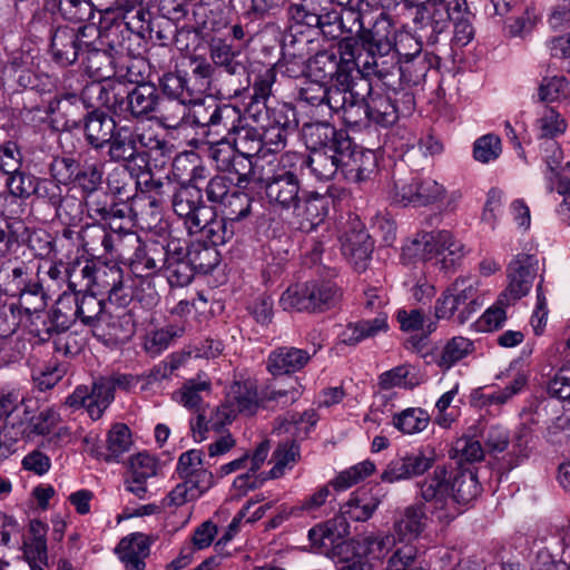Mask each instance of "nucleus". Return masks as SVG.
Here are the masks:
<instances>
[{
    "label": "nucleus",
    "mask_w": 570,
    "mask_h": 570,
    "mask_svg": "<svg viewBox=\"0 0 570 570\" xmlns=\"http://www.w3.org/2000/svg\"><path fill=\"white\" fill-rule=\"evenodd\" d=\"M227 400L236 409V413L253 415L258 409L257 390L249 382L234 383L227 394Z\"/></svg>",
    "instance_id": "40"
},
{
    "label": "nucleus",
    "mask_w": 570,
    "mask_h": 570,
    "mask_svg": "<svg viewBox=\"0 0 570 570\" xmlns=\"http://www.w3.org/2000/svg\"><path fill=\"white\" fill-rule=\"evenodd\" d=\"M501 153V139L494 134L483 135L473 144V157L476 161L482 164H489L497 160Z\"/></svg>",
    "instance_id": "61"
},
{
    "label": "nucleus",
    "mask_w": 570,
    "mask_h": 570,
    "mask_svg": "<svg viewBox=\"0 0 570 570\" xmlns=\"http://www.w3.org/2000/svg\"><path fill=\"white\" fill-rule=\"evenodd\" d=\"M96 263L86 261L72 264L67 272L68 287L73 292H87L92 289Z\"/></svg>",
    "instance_id": "55"
},
{
    "label": "nucleus",
    "mask_w": 570,
    "mask_h": 570,
    "mask_svg": "<svg viewBox=\"0 0 570 570\" xmlns=\"http://www.w3.org/2000/svg\"><path fill=\"white\" fill-rule=\"evenodd\" d=\"M307 145L311 150H341V141L350 139L343 130H337L327 122H317L307 128L305 134Z\"/></svg>",
    "instance_id": "28"
},
{
    "label": "nucleus",
    "mask_w": 570,
    "mask_h": 570,
    "mask_svg": "<svg viewBox=\"0 0 570 570\" xmlns=\"http://www.w3.org/2000/svg\"><path fill=\"white\" fill-rule=\"evenodd\" d=\"M132 444L131 434L128 426L121 423L115 424L108 433L107 449L108 458L117 460L124 453L129 451Z\"/></svg>",
    "instance_id": "62"
},
{
    "label": "nucleus",
    "mask_w": 570,
    "mask_h": 570,
    "mask_svg": "<svg viewBox=\"0 0 570 570\" xmlns=\"http://www.w3.org/2000/svg\"><path fill=\"white\" fill-rule=\"evenodd\" d=\"M525 384L527 376L522 373H518L513 381L504 389L482 394L480 396V404L482 406L503 405L508 403L514 395L520 393Z\"/></svg>",
    "instance_id": "59"
},
{
    "label": "nucleus",
    "mask_w": 570,
    "mask_h": 570,
    "mask_svg": "<svg viewBox=\"0 0 570 570\" xmlns=\"http://www.w3.org/2000/svg\"><path fill=\"white\" fill-rule=\"evenodd\" d=\"M537 141L539 154L543 163L546 164L548 170L546 174V178L549 181L547 188L551 193L554 189L553 175L560 167V164L563 159V151L557 139H544Z\"/></svg>",
    "instance_id": "54"
},
{
    "label": "nucleus",
    "mask_w": 570,
    "mask_h": 570,
    "mask_svg": "<svg viewBox=\"0 0 570 570\" xmlns=\"http://www.w3.org/2000/svg\"><path fill=\"white\" fill-rule=\"evenodd\" d=\"M75 301L77 317L85 325L91 326L96 336L117 337L112 317L104 311V301L96 293H86L80 297L75 293Z\"/></svg>",
    "instance_id": "8"
},
{
    "label": "nucleus",
    "mask_w": 570,
    "mask_h": 570,
    "mask_svg": "<svg viewBox=\"0 0 570 570\" xmlns=\"http://www.w3.org/2000/svg\"><path fill=\"white\" fill-rule=\"evenodd\" d=\"M203 480H183L167 495L164 504L167 507H180L189 501L198 499L208 487V475L202 474Z\"/></svg>",
    "instance_id": "39"
},
{
    "label": "nucleus",
    "mask_w": 570,
    "mask_h": 570,
    "mask_svg": "<svg viewBox=\"0 0 570 570\" xmlns=\"http://www.w3.org/2000/svg\"><path fill=\"white\" fill-rule=\"evenodd\" d=\"M429 413L422 407H407L392 417V424L403 434H416L424 431L430 423Z\"/></svg>",
    "instance_id": "44"
},
{
    "label": "nucleus",
    "mask_w": 570,
    "mask_h": 570,
    "mask_svg": "<svg viewBox=\"0 0 570 570\" xmlns=\"http://www.w3.org/2000/svg\"><path fill=\"white\" fill-rule=\"evenodd\" d=\"M341 151L312 150L307 159V165L314 176L320 180H328L341 171Z\"/></svg>",
    "instance_id": "42"
},
{
    "label": "nucleus",
    "mask_w": 570,
    "mask_h": 570,
    "mask_svg": "<svg viewBox=\"0 0 570 570\" xmlns=\"http://www.w3.org/2000/svg\"><path fill=\"white\" fill-rule=\"evenodd\" d=\"M299 456V445L295 440L279 442L273 453L274 466L269 471L271 478L283 476L286 470L293 469Z\"/></svg>",
    "instance_id": "48"
},
{
    "label": "nucleus",
    "mask_w": 570,
    "mask_h": 570,
    "mask_svg": "<svg viewBox=\"0 0 570 570\" xmlns=\"http://www.w3.org/2000/svg\"><path fill=\"white\" fill-rule=\"evenodd\" d=\"M30 537L24 541V556L30 563L47 560L48 525L40 520H31L29 524Z\"/></svg>",
    "instance_id": "41"
},
{
    "label": "nucleus",
    "mask_w": 570,
    "mask_h": 570,
    "mask_svg": "<svg viewBox=\"0 0 570 570\" xmlns=\"http://www.w3.org/2000/svg\"><path fill=\"white\" fill-rule=\"evenodd\" d=\"M420 384L419 377L410 365H399L383 372L379 377V385L383 390L402 387L412 390Z\"/></svg>",
    "instance_id": "51"
},
{
    "label": "nucleus",
    "mask_w": 570,
    "mask_h": 570,
    "mask_svg": "<svg viewBox=\"0 0 570 570\" xmlns=\"http://www.w3.org/2000/svg\"><path fill=\"white\" fill-rule=\"evenodd\" d=\"M87 141L96 149L102 148L111 140L116 131L115 120L102 111L90 112L83 125Z\"/></svg>",
    "instance_id": "26"
},
{
    "label": "nucleus",
    "mask_w": 570,
    "mask_h": 570,
    "mask_svg": "<svg viewBox=\"0 0 570 570\" xmlns=\"http://www.w3.org/2000/svg\"><path fill=\"white\" fill-rule=\"evenodd\" d=\"M212 391V382L206 374L184 382L181 387L174 393V400L184 407L199 413L203 410L204 399Z\"/></svg>",
    "instance_id": "24"
},
{
    "label": "nucleus",
    "mask_w": 570,
    "mask_h": 570,
    "mask_svg": "<svg viewBox=\"0 0 570 570\" xmlns=\"http://www.w3.org/2000/svg\"><path fill=\"white\" fill-rule=\"evenodd\" d=\"M365 86L368 91L364 102L363 116L381 127L394 125L399 119V109L393 98L396 92L381 87L372 88L367 82H365Z\"/></svg>",
    "instance_id": "11"
},
{
    "label": "nucleus",
    "mask_w": 570,
    "mask_h": 570,
    "mask_svg": "<svg viewBox=\"0 0 570 570\" xmlns=\"http://www.w3.org/2000/svg\"><path fill=\"white\" fill-rule=\"evenodd\" d=\"M318 419L316 411L311 409L299 415H292L291 420L283 422L277 429H275V432L281 434L284 430L285 432L298 438L306 436L316 425Z\"/></svg>",
    "instance_id": "60"
},
{
    "label": "nucleus",
    "mask_w": 570,
    "mask_h": 570,
    "mask_svg": "<svg viewBox=\"0 0 570 570\" xmlns=\"http://www.w3.org/2000/svg\"><path fill=\"white\" fill-rule=\"evenodd\" d=\"M109 145V157L114 161H130L138 154V145L153 149L160 146V140L145 134L130 132L127 128L121 127L112 135Z\"/></svg>",
    "instance_id": "14"
},
{
    "label": "nucleus",
    "mask_w": 570,
    "mask_h": 570,
    "mask_svg": "<svg viewBox=\"0 0 570 570\" xmlns=\"http://www.w3.org/2000/svg\"><path fill=\"white\" fill-rule=\"evenodd\" d=\"M350 14L353 17L354 23H357L355 32L358 39L367 47L371 53H375V51L381 53L390 49L391 43L387 35L383 33L381 30V26L384 22L376 21L372 28H365L360 13L351 12Z\"/></svg>",
    "instance_id": "46"
},
{
    "label": "nucleus",
    "mask_w": 570,
    "mask_h": 570,
    "mask_svg": "<svg viewBox=\"0 0 570 570\" xmlns=\"http://www.w3.org/2000/svg\"><path fill=\"white\" fill-rule=\"evenodd\" d=\"M296 155L284 154L273 157L266 170L261 174L259 187L264 189L267 203L276 209L291 210L301 199V181L293 170Z\"/></svg>",
    "instance_id": "1"
},
{
    "label": "nucleus",
    "mask_w": 570,
    "mask_h": 570,
    "mask_svg": "<svg viewBox=\"0 0 570 570\" xmlns=\"http://www.w3.org/2000/svg\"><path fill=\"white\" fill-rule=\"evenodd\" d=\"M114 551L125 570H145L150 542L144 533L135 532L124 537Z\"/></svg>",
    "instance_id": "17"
},
{
    "label": "nucleus",
    "mask_w": 570,
    "mask_h": 570,
    "mask_svg": "<svg viewBox=\"0 0 570 570\" xmlns=\"http://www.w3.org/2000/svg\"><path fill=\"white\" fill-rule=\"evenodd\" d=\"M173 209L180 217L189 234H198L199 222L213 215V208L203 202L199 187L194 184L180 186L173 196Z\"/></svg>",
    "instance_id": "6"
},
{
    "label": "nucleus",
    "mask_w": 570,
    "mask_h": 570,
    "mask_svg": "<svg viewBox=\"0 0 570 570\" xmlns=\"http://www.w3.org/2000/svg\"><path fill=\"white\" fill-rule=\"evenodd\" d=\"M417 177L415 176H406V177H397L393 179L392 185L389 188V198L392 203L400 206H417Z\"/></svg>",
    "instance_id": "52"
},
{
    "label": "nucleus",
    "mask_w": 570,
    "mask_h": 570,
    "mask_svg": "<svg viewBox=\"0 0 570 570\" xmlns=\"http://www.w3.org/2000/svg\"><path fill=\"white\" fill-rule=\"evenodd\" d=\"M271 159L259 155L257 158L238 153L225 173L236 176V184L245 187L250 183L259 185L261 174L266 170Z\"/></svg>",
    "instance_id": "22"
},
{
    "label": "nucleus",
    "mask_w": 570,
    "mask_h": 570,
    "mask_svg": "<svg viewBox=\"0 0 570 570\" xmlns=\"http://www.w3.org/2000/svg\"><path fill=\"white\" fill-rule=\"evenodd\" d=\"M434 230L419 232L402 247L401 259L404 264L426 262L435 257Z\"/></svg>",
    "instance_id": "32"
},
{
    "label": "nucleus",
    "mask_w": 570,
    "mask_h": 570,
    "mask_svg": "<svg viewBox=\"0 0 570 570\" xmlns=\"http://www.w3.org/2000/svg\"><path fill=\"white\" fill-rule=\"evenodd\" d=\"M224 217L232 223L239 222L250 214L252 198L234 188L230 195L224 200V204L219 207Z\"/></svg>",
    "instance_id": "57"
},
{
    "label": "nucleus",
    "mask_w": 570,
    "mask_h": 570,
    "mask_svg": "<svg viewBox=\"0 0 570 570\" xmlns=\"http://www.w3.org/2000/svg\"><path fill=\"white\" fill-rule=\"evenodd\" d=\"M435 257H440V268L448 272L454 269L465 256L464 245L449 230H434Z\"/></svg>",
    "instance_id": "23"
},
{
    "label": "nucleus",
    "mask_w": 570,
    "mask_h": 570,
    "mask_svg": "<svg viewBox=\"0 0 570 570\" xmlns=\"http://www.w3.org/2000/svg\"><path fill=\"white\" fill-rule=\"evenodd\" d=\"M75 293H63L57 301L56 307L52 309L49 318L50 326L48 333H65L76 321L77 313L75 308Z\"/></svg>",
    "instance_id": "37"
},
{
    "label": "nucleus",
    "mask_w": 570,
    "mask_h": 570,
    "mask_svg": "<svg viewBox=\"0 0 570 570\" xmlns=\"http://www.w3.org/2000/svg\"><path fill=\"white\" fill-rule=\"evenodd\" d=\"M396 540L389 534L370 533L360 535L354 541V550L357 557L371 560H381Z\"/></svg>",
    "instance_id": "34"
},
{
    "label": "nucleus",
    "mask_w": 570,
    "mask_h": 570,
    "mask_svg": "<svg viewBox=\"0 0 570 570\" xmlns=\"http://www.w3.org/2000/svg\"><path fill=\"white\" fill-rule=\"evenodd\" d=\"M328 205L330 200L326 196L317 193L307 194L293 209L299 219V228L311 232L322 224L328 214Z\"/></svg>",
    "instance_id": "21"
},
{
    "label": "nucleus",
    "mask_w": 570,
    "mask_h": 570,
    "mask_svg": "<svg viewBox=\"0 0 570 570\" xmlns=\"http://www.w3.org/2000/svg\"><path fill=\"white\" fill-rule=\"evenodd\" d=\"M387 327V315L379 313L372 320H362L347 324L338 337L345 345H355L365 338L374 337L381 332H386Z\"/></svg>",
    "instance_id": "25"
},
{
    "label": "nucleus",
    "mask_w": 570,
    "mask_h": 570,
    "mask_svg": "<svg viewBox=\"0 0 570 570\" xmlns=\"http://www.w3.org/2000/svg\"><path fill=\"white\" fill-rule=\"evenodd\" d=\"M480 493L478 478L472 471H463L451 479V495L454 499V509L458 515L462 513V507L472 501Z\"/></svg>",
    "instance_id": "36"
},
{
    "label": "nucleus",
    "mask_w": 570,
    "mask_h": 570,
    "mask_svg": "<svg viewBox=\"0 0 570 570\" xmlns=\"http://www.w3.org/2000/svg\"><path fill=\"white\" fill-rule=\"evenodd\" d=\"M343 255L353 264L357 271H364L373 252V243L366 230L361 224L354 223L350 232L341 236Z\"/></svg>",
    "instance_id": "15"
},
{
    "label": "nucleus",
    "mask_w": 570,
    "mask_h": 570,
    "mask_svg": "<svg viewBox=\"0 0 570 570\" xmlns=\"http://www.w3.org/2000/svg\"><path fill=\"white\" fill-rule=\"evenodd\" d=\"M26 227L21 220H4L3 226L0 225V257L8 255L19 246Z\"/></svg>",
    "instance_id": "64"
},
{
    "label": "nucleus",
    "mask_w": 570,
    "mask_h": 570,
    "mask_svg": "<svg viewBox=\"0 0 570 570\" xmlns=\"http://www.w3.org/2000/svg\"><path fill=\"white\" fill-rule=\"evenodd\" d=\"M163 262L164 253L161 250L157 247L147 248L141 244L127 263L136 277L149 278L157 273Z\"/></svg>",
    "instance_id": "33"
},
{
    "label": "nucleus",
    "mask_w": 570,
    "mask_h": 570,
    "mask_svg": "<svg viewBox=\"0 0 570 570\" xmlns=\"http://www.w3.org/2000/svg\"><path fill=\"white\" fill-rule=\"evenodd\" d=\"M433 465V459L422 452L393 459L381 475L382 481L394 483L423 474Z\"/></svg>",
    "instance_id": "16"
},
{
    "label": "nucleus",
    "mask_w": 570,
    "mask_h": 570,
    "mask_svg": "<svg viewBox=\"0 0 570 570\" xmlns=\"http://www.w3.org/2000/svg\"><path fill=\"white\" fill-rule=\"evenodd\" d=\"M340 297L335 284L313 281L289 286L282 294L279 305L284 311L322 312L334 306Z\"/></svg>",
    "instance_id": "3"
},
{
    "label": "nucleus",
    "mask_w": 570,
    "mask_h": 570,
    "mask_svg": "<svg viewBox=\"0 0 570 570\" xmlns=\"http://www.w3.org/2000/svg\"><path fill=\"white\" fill-rule=\"evenodd\" d=\"M379 502L376 499L366 495H352L348 501L341 507V514L345 520L366 521L376 510Z\"/></svg>",
    "instance_id": "50"
},
{
    "label": "nucleus",
    "mask_w": 570,
    "mask_h": 570,
    "mask_svg": "<svg viewBox=\"0 0 570 570\" xmlns=\"http://www.w3.org/2000/svg\"><path fill=\"white\" fill-rule=\"evenodd\" d=\"M199 232L213 246H220L230 240L235 234L234 223L226 217L217 218L213 210L212 217L199 222Z\"/></svg>",
    "instance_id": "43"
},
{
    "label": "nucleus",
    "mask_w": 570,
    "mask_h": 570,
    "mask_svg": "<svg viewBox=\"0 0 570 570\" xmlns=\"http://www.w3.org/2000/svg\"><path fill=\"white\" fill-rule=\"evenodd\" d=\"M19 441H32L28 411L23 412V416L7 421L0 429V449L11 452L12 446Z\"/></svg>",
    "instance_id": "38"
},
{
    "label": "nucleus",
    "mask_w": 570,
    "mask_h": 570,
    "mask_svg": "<svg viewBox=\"0 0 570 570\" xmlns=\"http://www.w3.org/2000/svg\"><path fill=\"white\" fill-rule=\"evenodd\" d=\"M473 351V341L464 336H454L444 343L435 362L440 368L448 371Z\"/></svg>",
    "instance_id": "35"
},
{
    "label": "nucleus",
    "mask_w": 570,
    "mask_h": 570,
    "mask_svg": "<svg viewBox=\"0 0 570 570\" xmlns=\"http://www.w3.org/2000/svg\"><path fill=\"white\" fill-rule=\"evenodd\" d=\"M114 399V382L106 377H99L92 383L91 389L86 385L77 386L67 397V404L73 409L86 407L89 416L92 420H98Z\"/></svg>",
    "instance_id": "7"
},
{
    "label": "nucleus",
    "mask_w": 570,
    "mask_h": 570,
    "mask_svg": "<svg viewBox=\"0 0 570 570\" xmlns=\"http://www.w3.org/2000/svg\"><path fill=\"white\" fill-rule=\"evenodd\" d=\"M92 289L96 294H107L111 302L126 305L132 297L129 278H125L124 271L117 265L96 264Z\"/></svg>",
    "instance_id": "9"
},
{
    "label": "nucleus",
    "mask_w": 570,
    "mask_h": 570,
    "mask_svg": "<svg viewBox=\"0 0 570 570\" xmlns=\"http://www.w3.org/2000/svg\"><path fill=\"white\" fill-rule=\"evenodd\" d=\"M479 285L480 282L476 278H455L436 299L435 317L450 320L458 313V322L464 324L483 305L479 295Z\"/></svg>",
    "instance_id": "2"
},
{
    "label": "nucleus",
    "mask_w": 570,
    "mask_h": 570,
    "mask_svg": "<svg viewBox=\"0 0 570 570\" xmlns=\"http://www.w3.org/2000/svg\"><path fill=\"white\" fill-rule=\"evenodd\" d=\"M51 52L58 63L62 66L73 63L81 52L76 30L69 27H58L51 37Z\"/></svg>",
    "instance_id": "29"
},
{
    "label": "nucleus",
    "mask_w": 570,
    "mask_h": 570,
    "mask_svg": "<svg viewBox=\"0 0 570 570\" xmlns=\"http://www.w3.org/2000/svg\"><path fill=\"white\" fill-rule=\"evenodd\" d=\"M187 99H159L157 112L161 124L167 128H179L188 121L189 106Z\"/></svg>",
    "instance_id": "45"
},
{
    "label": "nucleus",
    "mask_w": 570,
    "mask_h": 570,
    "mask_svg": "<svg viewBox=\"0 0 570 570\" xmlns=\"http://www.w3.org/2000/svg\"><path fill=\"white\" fill-rule=\"evenodd\" d=\"M209 51L213 62L223 67L229 75H236L243 70V65L236 60V52L230 45L217 41L210 46Z\"/></svg>",
    "instance_id": "63"
},
{
    "label": "nucleus",
    "mask_w": 570,
    "mask_h": 570,
    "mask_svg": "<svg viewBox=\"0 0 570 570\" xmlns=\"http://www.w3.org/2000/svg\"><path fill=\"white\" fill-rule=\"evenodd\" d=\"M26 275V267L19 266L12 269V276L18 281V286L23 285L20 289V307L28 314L39 313L46 308V295L42 291V285L36 281L26 283L23 276Z\"/></svg>",
    "instance_id": "30"
},
{
    "label": "nucleus",
    "mask_w": 570,
    "mask_h": 570,
    "mask_svg": "<svg viewBox=\"0 0 570 570\" xmlns=\"http://www.w3.org/2000/svg\"><path fill=\"white\" fill-rule=\"evenodd\" d=\"M417 488L421 499L432 504L440 521L448 523L458 517L451 495V478L444 466H436L432 474L417 483Z\"/></svg>",
    "instance_id": "4"
},
{
    "label": "nucleus",
    "mask_w": 570,
    "mask_h": 570,
    "mask_svg": "<svg viewBox=\"0 0 570 570\" xmlns=\"http://www.w3.org/2000/svg\"><path fill=\"white\" fill-rule=\"evenodd\" d=\"M532 127L537 140L557 139L567 131L568 121L557 109L543 106L537 111Z\"/></svg>",
    "instance_id": "27"
},
{
    "label": "nucleus",
    "mask_w": 570,
    "mask_h": 570,
    "mask_svg": "<svg viewBox=\"0 0 570 570\" xmlns=\"http://www.w3.org/2000/svg\"><path fill=\"white\" fill-rule=\"evenodd\" d=\"M240 111L238 108L232 105L218 106L214 104L212 110L210 130L215 134L226 137V135L233 134L238 128L240 122Z\"/></svg>",
    "instance_id": "49"
},
{
    "label": "nucleus",
    "mask_w": 570,
    "mask_h": 570,
    "mask_svg": "<svg viewBox=\"0 0 570 570\" xmlns=\"http://www.w3.org/2000/svg\"><path fill=\"white\" fill-rule=\"evenodd\" d=\"M163 263L171 287H184L193 281L194 268L187 259L168 256Z\"/></svg>",
    "instance_id": "56"
},
{
    "label": "nucleus",
    "mask_w": 570,
    "mask_h": 570,
    "mask_svg": "<svg viewBox=\"0 0 570 570\" xmlns=\"http://www.w3.org/2000/svg\"><path fill=\"white\" fill-rule=\"evenodd\" d=\"M570 95L569 82L562 75L544 77L539 86V100L543 102H558Z\"/></svg>",
    "instance_id": "58"
},
{
    "label": "nucleus",
    "mask_w": 570,
    "mask_h": 570,
    "mask_svg": "<svg viewBox=\"0 0 570 570\" xmlns=\"http://www.w3.org/2000/svg\"><path fill=\"white\" fill-rule=\"evenodd\" d=\"M126 101L127 109L134 117L148 116L157 111L159 102L157 88L150 82L138 85L127 94Z\"/></svg>",
    "instance_id": "31"
},
{
    "label": "nucleus",
    "mask_w": 570,
    "mask_h": 570,
    "mask_svg": "<svg viewBox=\"0 0 570 570\" xmlns=\"http://www.w3.org/2000/svg\"><path fill=\"white\" fill-rule=\"evenodd\" d=\"M464 8L465 0H429L417 6L414 22L420 28L431 27L434 33H441Z\"/></svg>",
    "instance_id": "10"
},
{
    "label": "nucleus",
    "mask_w": 570,
    "mask_h": 570,
    "mask_svg": "<svg viewBox=\"0 0 570 570\" xmlns=\"http://www.w3.org/2000/svg\"><path fill=\"white\" fill-rule=\"evenodd\" d=\"M538 258L534 255L517 254L507 267L508 285L499 296V303L512 305L529 294L538 272Z\"/></svg>",
    "instance_id": "5"
},
{
    "label": "nucleus",
    "mask_w": 570,
    "mask_h": 570,
    "mask_svg": "<svg viewBox=\"0 0 570 570\" xmlns=\"http://www.w3.org/2000/svg\"><path fill=\"white\" fill-rule=\"evenodd\" d=\"M176 471L183 480H200L202 474L208 475V487L213 485V474L203 465V453L199 450H189L180 454Z\"/></svg>",
    "instance_id": "47"
},
{
    "label": "nucleus",
    "mask_w": 570,
    "mask_h": 570,
    "mask_svg": "<svg viewBox=\"0 0 570 570\" xmlns=\"http://www.w3.org/2000/svg\"><path fill=\"white\" fill-rule=\"evenodd\" d=\"M233 134V142L236 146L238 153L252 156L254 158H257L259 155L267 158V155L263 154L262 134L256 128L238 126V128Z\"/></svg>",
    "instance_id": "53"
},
{
    "label": "nucleus",
    "mask_w": 570,
    "mask_h": 570,
    "mask_svg": "<svg viewBox=\"0 0 570 570\" xmlns=\"http://www.w3.org/2000/svg\"><path fill=\"white\" fill-rule=\"evenodd\" d=\"M340 151L338 164H341V173L346 179L361 183L373 173L376 161L371 150L358 149L351 139H343Z\"/></svg>",
    "instance_id": "12"
},
{
    "label": "nucleus",
    "mask_w": 570,
    "mask_h": 570,
    "mask_svg": "<svg viewBox=\"0 0 570 570\" xmlns=\"http://www.w3.org/2000/svg\"><path fill=\"white\" fill-rule=\"evenodd\" d=\"M428 514L423 502H415L401 510L393 523L394 539L410 546L428 527Z\"/></svg>",
    "instance_id": "13"
},
{
    "label": "nucleus",
    "mask_w": 570,
    "mask_h": 570,
    "mask_svg": "<svg viewBox=\"0 0 570 570\" xmlns=\"http://www.w3.org/2000/svg\"><path fill=\"white\" fill-rule=\"evenodd\" d=\"M309 360L311 354L306 350L283 346L269 353L266 368L274 376L292 374L304 368Z\"/></svg>",
    "instance_id": "20"
},
{
    "label": "nucleus",
    "mask_w": 570,
    "mask_h": 570,
    "mask_svg": "<svg viewBox=\"0 0 570 570\" xmlns=\"http://www.w3.org/2000/svg\"><path fill=\"white\" fill-rule=\"evenodd\" d=\"M130 220L127 226H114L110 223V233L100 230L102 234L101 244L107 253L117 255L124 262H128L139 246L142 244L140 237L129 228Z\"/></svg>",
    "instance_id": "18"
},
{
    "label": "nucleus",
    "mask_w": 570,
    "mask_h": 570,
    "mask_svg": "<svg viewBox=\"0 0 570 570\" xmlns=\"http://www.w3.org/2000/svg\"><path fill=\"white\" fill-rule=\"evenodd\" d=\"M365 98L356 90L331 89L328 108L341 112L347 126H358L363 120Z\"/></svg>",
    "instance_id": "19"
}]
</instances>
